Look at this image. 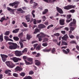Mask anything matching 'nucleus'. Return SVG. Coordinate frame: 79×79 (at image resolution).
Returning a JSON list of instances; mask_svg holds the SVG:
<instances>
[{
    "instance_id": "1",
    "label": "nucleus",
    "mask_w": 79,
    "mask_h": 79,
    "mask_svg": "<svg viewBox=\"0 0 79 79\" xmlns=\"http://www.w3.org/2000/svg\"><path fill=\"white\" fill-rule=\"evenodd\" d=\"M12 63V62L11 61H7L6 62V64L7 66L10 68H13L15 66V64H12V65H11V64Z\"/></svg>"
},
{
    "instance_id": "2",
    "label": "nucleus",
    "mask_w": 79,
    "mask_h": 79,
    "mask_svg": "<svg viewBox=\"0 0 79 79\" xmlns=\"http://www.w3.org/2000/svg\"><path fill=\"white\" fill-rule=\"evenodd\" d=\"M18 4H19V2L16 1L13 3H10L9 4V6H11L12 7H13V6H15L14 8H16L18 7Z\"/></svg>"
},
{
    "instance_id": "3",
    "label": "nucleus",
    "mask_w": 79,
    "mask_h": 79,
    "mask_svg": "<svg viewBox=\"0 0 79 79\" xmlns=\"http://www.w3.org/2000/svg\"><path fill=\"white\" fill-rule=\"evenodd\" d=\"M18 47V45L15 43H13L12 45H10L9 46V48L10 50H13L16 49Z\"/></svg>"
},
{
    "instance_id": "4",
    "label": "nucleus",
    "mask_w": 79,
    "mask_h": 79,
    "mask_svg": "<svg viewBox=\"0 0 79 79\" xmlns=\"http://www.w3.org/2000/svg\"><path fill=\"white\" fill-rule=\"evenodd\" d=\"M10 60H12L15 63H17L19 61H21V59L19 58H17L16 57H14L13 58H10Z\"/></svg>"
},
{
    "instance_id": "5",
    "label": "nucleus",
    "mask_w": 79,
    "mask_h": 79,
    "mask_svg": "<svg viewBox=\"0 0 79 79\" xmlns=\"http://www.w3.org/2000/svg\"><path fill=\"white\" fill-rule=\"evenodd\" d=\"M15 54L17 56H21V55H23V54L21 51H16L15 52Z\"/></svg>"
},
{
    "instance_id": "6",
    "label": "nucleus",
    "mask_w": 79,
    "mask_h": 79,
    "mask_svg": "<svg viewBox=\"0 0 79 79\" xmlns=\"http://www.w3.org/2000/svg\"><path fill=\"white\" fill-rule=\"evenodd\" d=\"M0 55L1 58H2V60L3 61V62H5V61H6V58H8V56L2 54H1Z\"/></svg>"
},
{
    "instance_id": "7",
    "label": "nucleus",
    "mask_w": 79,
    "mask_h": 79,
    "mask_svg": "<svg viewBox=\"0 0 79 79\" xmlns=\"http://www.w3.org/2000/svg\"><path fill=\"white\" fill-rule=\"evenodd\" d=\"M24 41H25V40H23L22 39H20V40L19 41V44L20 45V47L21 48H24V45H23V42H24Z\"/></svg>"
},
{
    "instance_id": "8",
    "label": "nucleus",
    "mask_w": 79,
    "mask_h": 79,
    "mask_svg": "<svg viewBox=\"0 0 79 79\" xmlns=\"http://www.w3.org/2000/svg\"><path fill=\"white\" fill-rule=\"evenodd\" d=\"M56 10L58 12L60 13V14H63V10L61 9V8L58 7H56Z\"/></svg>"
},
{
    "instance_id": "9",
    "label": "nucleus",
    "mask_w": 79,
    "mask_h": 79,
    "mask_svg": "<svg viewBox=\"0 0 79 79\" xmlns=\"http://www.w3.org/2000/svg\"><path fill=\"white\" fill-rule=\"evenodd\" d=\"M76 23V21L75 19H73V22L70 23L69 24L70 26H74Z\"/></svg>"
},
{
    "instance_id": "10",
    "label": "nucleus",
    "mask_w": 79,
    "mask_h": 79,
    "mask_svg": "<svg viewBox=\"0 0 79 79\" xmlns=\"http://www.w3.org/2000/svg\"><path fill=\"white\" fill-rule=\"evenodd\" d=\"M31 16V15H28L25 16V19L26 20H27V22H29L30 21Z\"/></svg>"
},
{
    "instance_id": "11",
    "label": "nucleus",
    "mask_w": 79,
    "mask_h": 79,
    "mask_svg": "<svg viewBox=\"0 0 79 79\" xmlns=\"http://www.w3.org/2000/svg\"><path fill=\"white\" fill-rule=\"evenodd\" d=\"M46 26L44 24H40L38 25V28L40 29H44L45 28Z\"/></svg>"
},
{
    "instance_id": "12",
    "label": "nucleus",
    "mask_w": 79,
    "mask_h": 79,
    "mask_svg": "<svg viewBox=\"0 0 79 79\" xmlns=\"http://www.w3.org/2000/svg\"><path fill=\"white\" fill-rule=\"evenodd\" d=\"M47 3H54L56 1V0H43Z\"/></svg>"
},
{
    "instance_id": "13",
    "label": "nucleus",
    "mask_w": 79,
    "mask_h": 79,
    "mask_svg": "<svg viewBox=\"0 0 79 79\" xmlns=\"http://www.w3.org/2000/svg\"><path fill=\"white\" fill-rule=\"evenodd\" d=\"M4 39H5V40H8V41H11V42H13V40L11 39H10L9 38V37L6 36H4Z\"/></svg>"
},
{
    "instance_id": "14",
    "label": "nucleus",
    "mask_w": 79,
    "mask_h": 79,
    "mask_svg": "<svg viewBox=\"0 0 79 79\" xmlns=\"http://www.w3.org/2000/svg\"><path fill=\"white\" fill-rule=\"evenodd\" d=\"M68 39V36L67 35H65L63 37H62V39L64 40H67Z\"/></svg>"
},
{
    "instance_id": "15",
    "label": "nucleus",
    "mask_w": 79,
    "mask_h": 79,
    "mask_svg": "<svg viewBox=\"0 0 79 79\" xmlns=\"http://www.w3.org/2000/svg\"><path fill=\"white\" fill-rule=\"evenodd\" d=\"M9 72H11V71L10 69H7L6 70L5 73L7 74H8V75L10 76L11 75V73H9Z\"/></svg>"
},
{
    "instance_id": "16",
    "label": "nucleus",
    "mask_w": 79,
    "mask_h": 79,
    "mask_svg": "<svg viewBox=\"0 0 79 79\" xmlns=\"http://www.w3.org/2000/svg\"><path fill=\"white\" fill-rule=\"evenodd\" d=\"M15 70L17 71H22V70H23V69H22V68H20V67L18 66L15 68Z\"/></svg>"
},
{
    "instance_id": "17",
    "label": "nucleus",
    "mask_w": 79,
    "mask_h": 79,
    "mask_svg": "<svg viewBox=\"0 0 79 79\" xmlns=\"http://www.w3.org/2000/svg\"><path fill=\"white\" fill-rule=\"evenodd\" d=\"M64 19H60V25H64Z\"/></svg>"
},
{
    "instance_id": "18",
    "label": "nucleus",
    "mask_w": 79,
    "mask_h": 79,
    "mask_svg": "<svg viewBox=\"0 0 79 79\" xmlns=\"http://www.w3.org/2000/svg\"><path fill=\"white\" fill-rule=\"evenodd\" d=\"M35 64L37 66H39L40 64V62L38 60H35Z\"/></svg>"
},
{
    "instance_id": "19",
    "label": "nucleus",
    "mask_w": 79,
    "mask_h": 79,
    "mask_svg": "<svg viewBox=\"0 0 79 79\" xmlns=\"http://www.w3.org/2000/svg\"><path fill=\"white\" fill-rule=\"evenodd\" d=\"M19 31V28L16 29L15 30L13 31L12 32L13 33H18Z\"/></svg>"
},
{
    "instance_id": "20",
    "label": "nucleus",
    "mask_w": 79,
    "mask_h": 79,
    "mask_svg": "<svg viewBox=\"0 0 79 79\" xmlns=\"http://www.w3.org/2000/svg\"><path fill=\"white\" fill-rule=\"evenodd\" d=\"M33 8H36V6H37L38 5V4L35 2H33Z\"/></svg>"
},
{
    "instance_id": "21",
    "label": "nucleus",
    "mask_w": 79,
    "mask_h": 79,
    "mask_svg": "<svg viewBox=\"0 0 79 79\" xmlns=\"http://www.w3.org/2000/svg\"><path fill=\"white\" fill-rule=\"evenodd\" d=\"M37 37H38L39 40L40 41H41V40H42V37L40 36V34H38L37 35Z\"/></svg>"
},
{
    "instance_id": "22",
    "label": "nucleus",
    "mask_w": 79,
    "mask_h": 79,
    "mask_svg": "<svg viewBox=\"0 0 79 79\" xmlns=\"http://www.w3.org/2000/svg\"><path fill=\"white\" fill-rule=\"evenodd\" d=\"M64 8L65 10H69L70 9H71L70 5L64 6Z\"/></svg>"
},
{
    "instance_id": "23",
    "label": "nucleus",
    "mask_w": 79,
    "mask_h": 79,
    "mask_svg": "<svg viewBox=\"0 0 79 79\" xmlns=\"http://www.w3.org/2000/svg\"><path fill=\"white\" fill-rule=\"evenodd\" d=\"M48 10L47 9L44 10V11L42 12L43 15H45L48 12Z\"/></svg>"
},
{
    "instance_id": "24",
    "label": "nucleus",
    "mask_w": 79,
    "mask_h": 79,
    "mask_svg": "<svg viewBox=\"0 0 79 79\" xmlns=\"http://www.w3.org/2000/svg\"><path fill=\"white\" fill-rule=\"evenodd\" d=\"M31 38H32L31 35L29 34H27V40H30Z\"/></svg>"
},
{
    "instance_id": "25",
    "label": "nucleus",
    "mask_w": 79,
    "mask_h": 79,
    "mask_svg": "<svg viewBox=\"0 0 79 79\" xmlns=\"http://www.w3.org/2000/svg\"><path fill=\"white\" fill-rule=\"evenodd\" d=\"M62 45H68V43L66 42L65 41H64L63 40H62V43H61Z\"/></svg>"
},
{
    "instance_id": "26",
    "label": "nucleus",
    "mask_w": 79,
    "mask_h": 79,
    "mask_svg": "<svg viewBox=\"0 0 79 79\" xmlns=\"http://www.w3.org/2000/svg\"><path fill=\"white\" fill-rule=\"evenodd\" d=\"M35 12V10H33L31 12V15H32V16L34 18H35V15L34 14Z\"/></svg>"
},
{
    "instance_id": "27",
    "label": "nucleus",
    "mask_w": 79,
    "mask_h": 79,
    "mask_svg": "<svg viewBox=\"0 0 79 79\" xmlns=\"http://www.w3.org/2000/svg\"><path fill=\"white\" fill-rule=\"evenodd\" d=\"M40 34V35H41V37L42 38L45 37L46 36V35L43 33L41 32Z\"/></svg>"
},
{
    "instance_id": "28",
    "label": "nucleus",
    "mask_w": 79,
    "mask_h": 79,
    "mask_svg": "<svg viewBox=\"0 0 79 79\" xmlns=\"http://www.w3.org/2000/svg\"><path fill=\"white\" fill-rule=\"evenodd\" d=\"M19 38H18L17 36H15L13 37V39L15 41H18L19 40Z\"/></svg>"
},
{
    "instance_id": "29",
    "label": "nucleus",
    "mask_w": 79,
    "mask_h": 79,
    "mask_svg": "<svg viewBox=\"0 0 79 79\" xmlns=\"http://www.w3.org/2000/svg\"><path fill=\"white\" fill-rule=\"evenodd\" d=\"M27 52V48H25L23 51H22V53H26Z\"/></svg>"
},
{
    "instance_id": "30",
    "label": "nucleus",
    "mask_w": 79,
    "mask_h": 79,
    "mask_svg": "<svg viewBox=\"0 0 79 79\" xmlns=\"http://www.w3.org/2000/svg\"><path fill=\"white\" fill-rule=\"evenodd\" d=\"M3 41V34L0 35V42H2Z\"/></svg>"
},
{
    "instance_id": "31",
    "label": "nucleus",
    "mask_w": 79,
    "mask_h": 79,
    "mask_svg": "<svg viewBox=\"0 0 79 79\" xmlns=\"http://www.w3.org/2000/svg\"><path fill=\"white\" fill-rule=\"evenodd\" d=\"M39 30L37 28H36L35 29V31L33 33L36 34L37 33V32H39Z\"/></svg>"
},
{
    "instance_id": "32",
    "label": "nucleus",
    "mask_w": 79,
    "mask_h": 79,
    "mask_svg": "<svg viewBox=\"0 0 79 79\" xmlns=\"http://www.w3.org/2000/svg\"><path fill=\"white\" fill-rule=\"evenodd\" d=\"M23 79H32V77L30 76H28L24 77Z\"/></svg>"
},
{
    "instance_id": "33",
    "label": "nucleus",
    "mask_w": 79,
    "mask_h": 79,
    "mask_svg": "<svg viewBox=\"0 0 79 79\" xmlns=\"http://www.w3.org/2000/svg\"><path fill=\"white\" fill-rule=\"evenodd\" d=\"M18 37H22L23 36V33L21 32L18 35Z\"/></svg>"
},
{
    "instance_id": "34",
    "label": "nucleus",
    "mask_w": 79,
    "mask_h": 79,
    "mask_svg": "<svg viewBox=\"0 0 79 79\" xmlns=\"http://www.w3.org/2000/svg\"><path fill=\"white\" fill-rule=\"evenodd\" d=\"M69 37L70 39H74V36L72 35H71V34H69Z\"/></svg>"
},
{
    "instance_id": "35",
    "label": "nucleus",
    "mask_w": 79,
    "mask_h": 79,
    "mask_svg": "<svg viewBox=\"0 0 79 79\" xmlns=\"http://www.w3.org/2000/svg\"><path fill=\"white\" fill-rule=\"evenodd\" d=\"M41 18L42 19H43L44 22L47 19V18H46V17H45V16H42Z\"/></svg>"
},
{
    "instance_id": "36",
    "label": "nucleus",
    "mask_w": 79,
    "mask_h": 79,
    "mask_svg": "<svg viewBox=\"0 0 79 79\" xmlns=\"http://www.w3.org/2000/svg\"><path fill=\"white\" fill-rule=\"evenodd\" d=\"M22 24H23V26L25 27H27V25L24 22H23L22 23Z\"/></svg>"
},
{
    "instance_id": "37",
    "label": "nucleus",
    "mask_w": 79,
    "mask_h": 79,
    "mask_svg": "<svg viewBox=\"0 0 79 79\" xmlns=\"http://www.w3.org/2000/svg\"><path fill=\"white\" fill-rule=\"evenodd\" d=\"M53 27V25L51 24L47 27V29H49L50 28H51V27Z\"/></svg>"
},
{
    "instance_id": "38",
    "label": "nucleus",
    "mask_w": 79,
    "mask_h": 79,
    "mask_svg": "<svg viewBox=\"0 0 79 79\" xmlns=\"http://www.w3.org/2000/svg\"><path fill=\"white\" fill-rule=\"evenodd\" d=\"M19 74L21 76H23V77H24V76H25L26 73H20Z\"/></svg>"
},
{
    "instance_id": "39",
    "label": "nucleus",
    "mask_w": 79,
    "mask_h": 79,
    "mask_svg": "<svg viewBox=\"0 0 79 79\" xmlns=\"http://www.w3.org/2000/svg\"><path fill=\"white\" fill-rule=\"evenodd\" d=\"M5 20H7V19H6L5 18L2 17L1 18V20H0V22H1V23H2V22H3V21Z\"/></svg>"
},
{
    "instance_id": "40",
    "label": "nucleus",
    "mask_w": 79,
    "mask_h": 79,
    "mask_svg": "<svg viewBox=\"0 0 79 79\" xmlns=\"http://www.w3.org/2000/svg\"><path fill=\"white\" fill-rule=\"evenodd\" d=\"M40 47H41L40 45H38L36 48V50H40Z\"/></svg>"
},
{
    "instance_id": "41",
    "label": "nucleus",
    "mask_w": 79,
    "mask_h": 79,
    "mask_svg": "<svg viewBox=\"0 0 79 79\" xmlns=\"http://www.w3.org/2000/svg\"><path fill=\"white\" fill-rule=\"evenodd\" d=\"M13 76H14V77H18V75L16 73H14L13 74Z\"/></svg>"
},
{
    "instance_id": "42",
    "label": "nucleus",
    "mask_w": 79,
    "mask_h": 79,
    "mask_svg": "<svg viewBox=\"0 0 79 79\" xmlns=\"http://www.w3.org/2000/svg\"><path fill=\"white\" fill-rule=\"evenodd\" d=\"M62 52L63 53H65L66 54H68V52H67V51H66L64 49H63L62 50Z\"/></svg>"
},
{
    "instance_id": "43",
    "label": "nucleus",
    "mask_w": 79,
    "mask_h": 79,
    "mask_svg": "<svg viewBox=\"0 0 79 79\" xmlns=\"http://www.w3.org/2000/svg\"><path fill=\"white\" fill-rule=\"evenodd\" d=\"M33 24H37L36 19H33Z\"/></svg>"
},
{
    "instance_id": "44",
    "label": "nucleus",
    "mask_w": 79,
    "mask_h": 79,
    "mask_svg": "<svg viewBox=\"0 0 79 79\" xmlns=\"http://www.w3.org/2000/svg\"><path fill=\"white\" fill-rule=\"evenodd\" d=\"M71 15H67V19H70L71 18Z\"/></svg>"
},
{
    "instance_id": "45",
    "label": "nucleus",
    "mask_w": 79,
    "mask_h": 79,
    "mask_svg": "<svg viewBox=\"0 0 79 79\" xmlns=\"http://www.w3.org/2000/svg\"><path fill=\"white\" fill-rule=\"evenodd\" d=\"M24 61H25V63L27 65H28L30 64H31L29 62H27V60H24Z\"/></svg>"
},
{
    "instance_id": "46",
    "label": "nucleus",
    "mask_w": 79,
    "mask_h": 79,
    "mask_svg": "<svg viewBox=\"0 0 79 79\" xmlns=\"http://www.w3.org/2000/svg\"><path fill=\"white\" fill-rule=\"evenodd\" d=\"M29 75H32L33 74H34V72H33V71H30L29 73Z\"/></svg>"
},
{
    "instance_id": "47",
    "label": "nucleus",
    "mask_w": 79,
    "mask_h": 79,
    "mask_svg": "<svg viewBox=\"0 0 79 79\" xmlns=\"http://www.w3.org/2000/svg\"><path fill=\"white\" fill-rule=\"evenodd\" d=\"M27 60L29 61H32V59L31 58H28L27 59Z\"/></svg>"
},
{
    "instance_id": "48",
    "label": "nucleus",
    "mask_w": 79,
    "mask_h": 79,
    "mask_svg": "<svg viewBox=\"0 0 79 79\" xmlns=\"http://www.w3.org/2000/svg\"><path fill=\"white\" fill-rule=\"evenodd\" d=\"M9 34H10V31H6L5 33V35H8Z\"/></svg>"
},
{
    "instance_id": "49",
    "label": "nucleus",
    "mask_w": 79,
    "mask_h": 79,
    "mask_svg": "<svg viewBox=\"0 0 79 79\" xmlns=\"http://www.w3.org/2000/svg\"><path fill=\"white\" fill-rule=\"evenodd\" d=\"M70 6L71 8H76V6L70 5Z\"/></svg>"
},
{
    "instance_id": "50",
    "label": "nucleus",
    "mask_w": 79,
    "mask_h": 79,
    "mask_svg": "<svg viewBox=\"0 0 79 79\" xmlns=\"http://www.w3.org/2000/svg\"><path fill=\"white\" fill-rule=\"evenodd\" d=\"M42 45L44 47H47V43H43Z\"/></svg>"
},
{
    "instance_id": "51",
    "label": "nucleus",
    "mask_w": 79,
    "mask_h": 79,
    "mask_svg": "<svg viewBox=\"0 0 79 79\" xmlns=\"http://www.w3.org/2000/svg\"><path fill=\"white\" fill-rule=\"evenodd\" d=\"M17 11H23V10H22V9H21V8H19V9H17Z\"/></svg>"
},
{
    "instance_id": "52",
    "label": "nucleus",
    "mask_w": 79,
    "mask_h": 79,
    "mask_svg": "<svg viewBox=\"0 0 79 79\" xmlns=\"http://www.w3.org/2000/svg\"><path fill=\"white\" fill-rule=\"evenodd\" d=\"M54 35L55 36H60V34H59V33H56L54 34Z\"/></svg>"
},
{
    "instance_id": "53",
    "label": "nucleus",
    "mask_w": 79,
    "mask_h": 79,
    "mask_svg": "<svg viewBox=\"0 0 79 79\" xmlns=\"http://www.w3.org/2000/svg\"><path fill=\"white\" fill-rule=\"evenodd\" d=\"M44 24L46 26H48V21L45 22L44 23Z\"/></svg>"
},
{
    "instance_id": "54",
    "label": "nucleus",
    "mask_w": 79,
    "mask_h": 79,
    "mask_svg": "<svg viewBox=\"0 0 79 79\" xmlns=\"http://www.w3.org/2000/svg\"><path fill=\"white\" fill-rule=\"evenodd\" d=\"M45 41H48V39L47 38H44L43 39V42H45Z\"/></svg>"
},
{
    "instance_id": "55",
    "label": "nucleus",
    "mask_w": 79,
    "mask_h": 79,
    "mask_svg": "<svg viewBox=\"0 0 79 79\" xmlns=\"http://www.w3.org/2000/svg\"><path fill=\"white\" fill-rule=\"evenodd\" d=\"M72 20V19L71 18L70 20H66V23H69V22H70V21H71Z\"/></svg>"
},
{
    "instance_id": "56",
    "label": "nucleus",
    "mask_w": 79,
    "mask_h": 79,
    "mask_svg": "<svg viewBox=\"0 0 79 79\" xmlns=\"http://www.w3.org/2000/svg\"><path fill=\"white\" fill-rule=\"evenodd\" d=\"M70 43L71 44H75L76 43V42L75 41L72 40L70 41Z\"/></svg>"
},
{
    "instance_id": "57",
    "label": "nucleus",
    "mask_w": 79,
    "mask_h": 79,
    "mask_svg": "<svg viewBox=\"0 0 79 79\" xmlns=\"http://www.w3.org/2000/svg\"><path fill=\"white\" fill-rule=\"evenodd\" d=\"M74 29V27H70V30H71V31H73Z\"/></svg>"
},
{
    "instance_id": "58",
    "label": "nucleus",
    "mask_w": 79,
    "mask_h": 79,
    "mask_svg": "<svg viewBox=\"0 0 79 79\" xmlns=\"http://www.w3.org/2000/svg\"><path fill=\"white\" fill-rule=\"evenodd\" d=\"M55 52V48H53V49L52 50V53H54V52Z\"/></svg>"
},
{
    "instance_id": "59",
    "label": "nucleus",
    "mask_w": 79,
    "mask_h": 79,
    "mask_svg": "<svg viewBox=\"0 0 79 79\" xmlns=\"http://www.w3.org/2000/svg\"><path fill=\"white\" fill-rule=\"evenodd\" d=\"M70 11L71 13H74V11H75V10H74V9H73V10H70Z\"/></svg>"
},
{
    "instance_id": "60",
    "label": "nucleus",
    "mask_w": 79,
    "mask_h": 79,
    "mask_svg": "<svg viewBox=\"0 0 79 79\" xmlns=\"http://www.w3.org/2000/svg\"><path fill=\"white\" fill-rule=\"evenodd\" d=\"M41 21H42V20H37L36 21V22L37 23H41Z\"/></svg>"
},
{
    "instance_id": "61",
    "label": "nucleus",
    "mask_w": 79,
    "mask_h": 79,
    "mask_svg": "<svg viewBox=\"0 0 79 79\" xmlns=\"http://www.w3.org/2000/svg\"><path fill=\"white\" fill-rule=\"evenodd\" d=\"M7 10H9V11H11V10H12V9L9 7H7Z\"/></svg>"
},
{
    "instance_id": "62",
    "label": "nucleus",
    "mask_w": 79,
    "mask_h": 79,
    "mask_svg": "<svg viewBox=\"0 0 79 79\" xmlns=\"http://www.w3.org/2000/svg\"><path fill=\"white\" fill-rule=\"evenodd\" d=\"M61 32L63 34H65V33H66V31H61Z\"/></svg>"
},
{
    "instance_id": "63",
    "label": "nucleus",
    "mask_w": 79,
    "mask_h": 79,
    "mask_svg": "<svg viewBox=\"0 0 79 79\" xmlns=\"http://www.w3.org/2000/svg\"><path fill=\"white\" fill-rule=\"evenodd\" d=\"M66 50L67 52V53H69V52H70V50H69V48L67 49Z\"/></svg>"
},
{
    "instance_id": "64",
    "label": "nucleus",
    "mask_w": 79,
    "mask_h": 79,
    "mask_svg": "<svg viewBox=\"0 0 79 79\" xmlns=\"http://www.w3.org/2000/svg\"><path fill=\"white\" fill-rule=\"evenodd\" d=\"M76 48L78 50H79V46L78 45H77Z\"/></svg>"
}]
</instances>
